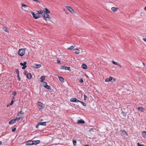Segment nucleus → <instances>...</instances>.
<instances>
[{
    "mask_svg": "<svg viewBox=\"0 0 146 146\" xmlns=\"http://www.w3.org/2000/svg\"><path fill=\"white\" fill-rule=\"evenodd\" d=\"M25 49L24 48L20 49L18 52V54L21 56H23L25 53Z\"/></svg>",
    "mask_w": 146,
    "mask_h": 146,
    "instance_id": "1",
    "label": "nucleus"
},
{
    "mask_svg": "<svg viewBox=\"0 0 146 146\" xmlns=\"http://www.w3.org/2000/svg\"><path fill=\"white\" fill-rule=\"evenodd\" d=\"M20 119V117H17L16 118L13 119L9 121V124L10 125H12L14 123H15L16 122L18 121Z\"/></svg>",
    "mask_w": 146,
    "mask_h": 146,
    "instance_id": "2",
    "label": "nucleus"
},
{
    "mask_svg": "<svg viewBox=\"0 0 146 146\" xmlns=\"http://www.w3.org/2000/svg\"><path fill=\"white\" fill-rule=\"evenodd\" d=\"M38 107L39 110H42L44 106V105L40 102H38Z\"/></svg>",
    "mask_w": 146,
    "mask_h": 146,
    "instance_id": "3",
    "label": "nucleus"
},
{
    "mask_svg": "<svg viewBox=\"0 0 146 146\" xmlns=\"http://www.w3.org/2000/svg\"><path fill=\"white\" fill-rule=\"evenodd\" d=\"M31 13L33 18L35 19H37L40 17L38 14L37 13L35 14L34 12H32Z\"/></svg>",
    "mask_w": 146,
    "mask_h": 146,
    "instance_id": "4",
    "label": "nucleus"
},
{
    "mask_svg": "<svg viewBox=\"0 0 146 146\" xmlns=\"http://www.w3.org/2000/svg\"><path fill=\"white\" fill-rule=\"evenodd\" d=\"M24 114V113L22 112V110H21L18 113L17 116V117H20L21 119L23 117Z\"/></svg>",
    "mask_w": 146,
    "mask_h": 146,
    "instance_id": "5",
    "label": "nucleus"
},
{
    "mask_svg": "<svg viewBox=\"0 0 146 146\" xmlns=\"http://www.w3.org/2000/svg\"><path fill=\"white\" fill-rule=\"evenodd\" d=\"M46 122H38L37 124L36 127L37 129H38V126L39 125H46Z\"/></svg>",
    "mask_w": 146,
    "mask_h": 146,
    "instance_id": "6",
    "label": "nucleus"
},
{
    "mask_svg": "<svg viewBox=\"0 0 146 146\" xmlns=\"http://www.w3.org/2000/svg\"><path fill=\"white\" fill-rule=\"evenodd\" d=\"M70 101L72 102H80V100H78L76 98H72L70 99Z\"/></svg>",
    "mask_w": 146,
    "mask_h": 146,
    "instance_id": "7",
    "label": "nucleus"
},
{
    "mask_svg": "<svg viewBox=\"0 0 146 146\" xmlns=\"http://www.w3.org/2000/svg\"><path fill=\"white\" fill-rule=\"evenodd\" d=\"M61 69L65 70H70V67H67L64 66H62L61 67Z\"/></svg>",
    "mask_w": 146,
    "mask_h": 146,
    "instance_id": "8",
    "label": "nucleus"
},
{
    "mask_svg": "<svg viewBox=\"0 0 146 146\" xmlns=\"http://www.w3.org/2000/svg\"><path fill=\"white\" fill-rule=\"evenodd\" d=\"M33 141L31 140L27 141L26 142V144L27 145H33Z\"/></svg>",
    "mask_w": 146,
    "mask_h": 146,
    "instance_id": "9",
    "label": "nucleus"
},
{
    "mask_svg": "<svg viewBox=\"0 0 146 146\" xmlns=\"http://www.w3.org/2000/svg\"><path fill=\"white\" fill-rule=\"evenodd\" d=\"M68 10L72 13H74V10L72 9L69 6H67L66 7Z\"/></svg>",
    "mask_w": 146,
    "mask_h": 146,
    "instance_id": "10",
    "label": "nucleus"
},
{
    "mask_svg": "<svg viewBox=\"0 0 146 146\" xmlns=\"http://www.w3.org/2000/svg\"><path fill=\"white\" fill-rule=\"evenodd\" d=\"M50 17V16L46 13H45L44 15L43 16V18L46 21H47V20L46 19V18H49Z\"/></svg>",
    "mask_w": 146,
    "mask_h": 146,
    "instance_id": "11",
    "label": "nucleus"
},
{
    "mask_svg": "<svg viewBox=\"0 0 146 146\" xmlns=\"http://www.w3.org/2000/svg\"><path fill=\"white\" fill-rule=\"evenodd\" d=\"M77 123L78 124L84 123L85 121L82 119H78L77 121Z\"/></svg>",
    "mask_w": 146,
    "mask_h": 146,
    "instance_id": "12",
    "label": "nucleus"
},
{
    "mask_svg": "<svg viewBox=\"0 0 146 146\" xmlns=\"http://www.w3.org/2000/svg\"><path fill=\"white\" fill-rule=\"evenodd\" d=\"M73 50L74 52L76 54H79L80 52V50L78 49H74Z\"/></svg>",
    "mask_w": 146,
    "mask_h": 146,
    "instance_id": "13",
    "label": "nucleus"
},
{
    "mask_svg": "<svg viewBox=\"0 0 146 146\" xmlns=\"http://www.w3.org/2000/svg\"><path fill=\"white\" fill-rule=\"evenodd\" d=\"M137 109L139 111L141 112H143L145 110L144 109L141 107H138Z\"/></svg>",
    "mask_w": 146,
    "mask_h": 146,
    "instance_id": "14",
    "label": "nucleus"
},
{
    "mask_svg": "<svg viewBox=\"0 0 146 146\" xmlns=\"http://www.w3.org/2000/svg\"><path fill=\"white\" fill-rule=\"evenodd\" d=\"M120 131L122 133L123 135L127 136L128 135L127 134L126 132L123 129H121Z\"/></svg>",
    "mask_w": 146,
    "mask_h": 146,
    "instance_id": "15",
    "label": "nucleus"
},
{
    "mask_svg": "<svg viewBox=\"0 0 146 146\" xmlns=\"http://www.w3.org/2000/svg\"><path fill=\"white\" fill-rule=\"evenodd\" d=\"M41 66V65L40 64H35L34 65L33 67L35 68H40Z\"/></svg>",
    "mask_w": 146,
    "mask_h": 146,
    "instance_id": "16",
    "label": "nucleus"
},
{
    "mask_svg": "<svg viewBox=\"0 0 146 146\" xmlns=\"http://www.w3.org/2000/svg\"><path fill=\"white\" fill-rule=\"evenodd\" d=\"M33 141V144L36 145L38 144L40 142V141L38 140L36 141Z\"/></svg>",
    "mask_w": 146,
    "mask_h": 146,
    "instance_id": "17",
    "label": "nucleus"
},
{
    "mask_svg": "<svg viewBox=\"0 0 146 146\" xmlns=\"http://www.w3.org/2000/svg\"><path fill=\"white\" fill-rule=\"evenodd\" d=\"M27 77L28 79H29L32 78V76L31 74L30 73H28L27 75Z\"/></svg>",
    "mask_w": 146,
    "mask_h": 146,
    "instance_id": "18",
    "label": "nucleus"
},
{
    "mask_svg": "<svg viewBox=\"0 0 146 146\" xmlns=\"http://www.w3.org/2000/svg\"><path fill=\"white\" fill-rule=\"evenodd\" d=\"M24 66L22 68L23 69H25L27 67V66L26 65L27 63L26 62H25L23 63Z\"/></svg>",
    "mask_w": 146,
    "mask_h": 146,
    "instance_id": "19",
    "label": "nucleus"
},
{
    "mask_svg": "<svg viewBox=\"0 0 146 146\" xmlns=\"http://www.w3.org/2000/svg\"><path fill=\"white\" fill-rule=\"evenodd\" d=\"M117 9V8H115L114 7H112L111 8V10H112L113 12H115L116 11Z\"/></svg>",
    "mask_w": 146,
    "mask_h": 146,
    "instance_id": "20",
    "label": "nucleus"
},
{
    "mask_svg": "<svg viewBox=\"0 0 146 146\" xmlns=\"http://www.w3.org/2000/svg\"><path fill=\"white\" fill-rule=\"evenodd\" d=\"M58 78L59 80H60L61 82H64V78H63L61 76H58Z\"/></svg>",
    "mask_w": 146,
    "mask_h": 146,
    "instance_id": "21",
    "label": "nucleus"
},
{
    "mask_svg": "<svg viewBox=\"0 0 146 146\" xmlns=\"http://www.w3.org/2000/svg\"><path fill=\"white\" fill-rule=\"evenodd\" d=\"M82 67L84 69H86L87 68V66L85 64H83L82 65Z\"/></svg>",
    "mask_w": 146,
    "mask_h": 146,
    "instance_id": "22",
    "label": "nucleus"
},
{
    "mask_svg": "<svg viewBox=\"0 0 146 146\" xmlns=\"http://www.w3.org/2000/svg\"><path fill=\"white\" fill-rule=\"evenodd\" d=\"M121 113L122 114V115L123 116V117H125L127 115L126 113L124 111H122Z\"/></svg>",
    "mask_w": 146,
    "mask_h": 146,
    "instance_id": "23",
    "label": "nucleus"
},
{
    "mask_svg": "<svg viewBox=\"0 0 146 146\" xmlns=\"http://www.w3.org/2000/svg\"><path fill=\"white\" fill-rule=\"evenodd\" d=\"M142 135H143V137L144 138L146 137V131H143V132H142Z\"/></svg>",
    "mask_w": 146,
    "mask_h": 146,
    "instance_id": "24",
    "label": "nucleus"
},
{
    "mask_svg": "<svg viewBox=\"0 0 146 146\" xmlns=\"http://www.w3.org/2000/svg\"><path fill=\"white\" fill-rule=\"evenodd\" d=\"M40 79H41V80H40V81L41 82H44V80L45 79V76H41V77L40 78Z\"/></svg>",
    "mask_w": 146,
    "mask_h": 146,
    "instance_id": "25",
    "label": "nucleus"
},
{
    "mask_svg": "<svg viewBox=\"0 0 146 146\" xmlns=\"http://www.w3.org/2000/svg\"><path fill=\"white\" fill-rule=\"evenodd\" d=\"M3 30L4 31H5L7 32H9L8 30L7 29V28L6 27H3Z\"/></svg>",
    "mask_w": 146,
    "mask_h": 146,
    "instance_id": "26",
    "label": "nucleus"
},
{
    "mask_svg": "<svg viewBox=\"0 0 146 146\" xmlns=\"http://www.w3.org/2000/svg\"><path fill=\"white\" fill-rule=\"evenodd\" d=\"M46 13V12H45L44 11V10H42V12L41 14V15L43 17V16L44 15H45V13Z\"/></svg>",
    "mask_w": 146,
    "mask_h": 146,
    "instance_id": "27",
    "label": "nucleus"
},
{
    "mask_svg": "<svg viewBox=\"0 0 146 146\" xmlns=\"http://www.w3.org/2000/svg\"><path fill=\"white\" fill-rule=\"evenodd\" d=\"M44 87L48 89H50L51 88L50 86L49 85H47V84Z\"/></svg>",
    "mask_w": 146,
    "mask_h": 146,
    "instance_id": "28",
    "label": "nucleus"
},
{
    "mask_svg": "<svg viewBox=\"0 0 146 146\" xmlns=\"http://www.w3.org/2000/svg\"><path fill=\"white\" fill-rule=\"evenodd\" d=\"M45 12H46V13H50V11L47 8H45Z\"/></svg>",
    "mask_w": 146,
    "mask_h": 146,
    "instance_id": "29",
    "label": "nucleus"
},
{
    "mask_svg": "<svg viewBox=\"0 0 146 146\" xmlns=\"http://www.w3.org/2000/svg\"><path fill=\"white\" fill-rule=\"evenodd\" d=\"M112 62L114 64L119 65V64H118V63L116 62H115L113 61H112Z\"/></svg>",
    "mask_w": 146,
    "mask_h": 146,
    "instance_id": "30",
    "label": "nucleus"
},
{
    "mask_svg": "<svg viewBox=\"0 0 146 146\" xmlns=\"http://www.w3.org/2000/svg\"><path fill=\"white\" fill-rule=\"evenodd\" d=\"M79 102L81 103V104L84 106H86V104L85 103L82 102L80 101V102Z\"/></svg>",
    "mask_w": 146,
    "mask_h": 146,
    "instance_id": "31",
    "label": "nucleus"
},
{
    "mask_svg": "<svg viewBox=\"0 0 146 146\" xmlns=\"http://www.w3.org/2000/svg\"><path fill=\"white\" fill-rule=\"evenodd\" d=\"M47 85V83L45 82H43V85L44 87Z\"/></svg>",
    "mask_w": 146,
    "mask_h": 146,
    "instance_id": "32",
    "label": "nucleus"
},
{
    "mask_svg": "<svg viewBox=\"0 0 146 146\" xmlns=\"http://www.w3.org/2000/svg\"><path fill=\"white\" fill-rule=\"evenodd\" d=\"M42 11L38 10V11H37V12L38 13V14H41L42 12Z\"/></svg>",
    "mask_w": 146,
    "mask_h": 146,
    "instance_id": "33",
    "label": "nucleus"
},
{
    "mask_svg": "<svg viewBox=\"0 0 146 146\" xmlns=\"http://www.w3.org/2000/svg\"><path fill=\"white\" fill-rule=\"evenodd\" d=\"M75 46H72L70 47L69 48H68V49L72 50V49H73V48L75 47Z\"/></svg>",
    "mask_w": 146,
    "mask_h": 146,
    "instance_id": "34",
    "label": "nucleus"
},
{
    "mask_svg": "<svg viewBox=\"0 0 146 146\" xmlns=\"http://www.w3.org/2000/svg\"><path fill=\"white\" fill-rule=\"evenodd\" d=\"M73 144L74 145V146H75L76 145V141L75 140H73Z\"/></svg>",
    "mask_w": 146,
    "mask_h": 146,
    "instance_id": "35",
    "label": "nucleus"
},
{
    "mask_svg": "<svg viewBox=\"0 0 146 146\" xmlns=\"http://www.w3.org/2000/svg\"><path fill=\"white\" fill-rule=\"evenodd\" d=\"M15 73L18 74H19V71L18 69H16L15 71Z\"/></svg>",
    "mask_w": 146,
    "mask_h": 146,
    "instance_id": "36",
    "label": "nucleus"
},
{
    "mask_svg": "<svg viewBox=\"0 0 146 146\" xmlns=\"http://www.w3.org/2000/svg\"><path fill=\"white\" fill-rule=\"evenodd\" d=\"M17 78H18L17 79H18V80L19 81H20L21 78L19 77V74L17 75Z\"/></svg>",
    "mask_w": 146,
    "mask_h": 146,
    "instance_id": "37",
    "label": "nucleus"
},
{
    "mask_svg": "<svg viewBox=\"0 0 146 146\" xmlns=\"http://www.w3.org/2000/svg\"><path fill=\"white\" fill-rule=\"evenodd\" d=\"M79 82H80L81 83H82L83 82V80L82 78H81L79 80Z\"/></svg>",
    "mask_w": 146,
    "mask_h": 146,
    "instance_id": "38",
    "label": "nucleus"
},
{
    "mask_svg": "<svg viewBox=\"0 0 146 146\" xmlns=\"http://www.w3.org/2000/svg\"><path fill=\"white\" fill-rule=\"evenodd\" d=\"M17 94V93L16 92H13L12 93V94L14 95V96H15Z\"/></svg>",
    "mask_w": 146,
    "mask_h": 146,
    "instance_id": "39",
    "label": "nucleus"
},
{
    "mask_svg": "<svg viewBox=\"0 0 146 146\" xmlns=\"http://www.w3.org/2000/svg\"><path fill=\"white\" fill-rule=\"evenodd\" d=\"M16 128H15L12 129V131L13 132H14L16 131Z\"/></svg>",
    "mask_w": 146,
    "mask_h": 146,
    "instance_id": "40",
    "label": "nucleus"
},
{
    "mask_svg": "<svg viewBox=\"0 0 146 146\" xmlns=\"http://www.w3.org/2000/svg\"><path fill=\"white\" fill-rule=\"evenodd\" d=\"M105 81L106 82H108L110 81L108 78H106L105 80Z\"/></svg>",
    "mask_w": 146,
    "mask_h": 146,
    "instance_id": "41",
    "label": "nucleus"
},
{
    "mask_svg": "<svg viewBox=\"0 0 146 146\" xmlns=\"http://www.w3.org/2000/svg\"><path fill=\"white\" fill-rule=\"evenodd\" d=\"M108 79H109V80L110 81H111V80H112V77H110L109 78H108Z\"/></svg>",
    "mask_w": 146,
    "mask_h": 146,
    "instance_id": "42",
    "label": "nucleus"
},
{
    "mask_svg": "<svg viewBox=\"0 0 146 146\" xmlns=\"http://www.w3.org/2000/svg\"><path fill=\"white\" fill-rule=\"evenodd\" d=\"M84 100H86V98H87V96L85 95H84Z\"/></svg>",
    "mask_w": 146,
    "mask_h": 146,
    "instance_id": "43",
    "label": "nucleus"
},
{
    "mask_svg": "<svg viewBox=\"0 0 146 146\" xmlns=\"http://www.w3.org/2000/svg\"><path fill=\"white\" fill-rule=\"evenodd\" d=\"M22 6L23 7H27V6L26 5L23 4H22Z\"/></svg>",
    "mask_w": 146,
    "mask_h": 146,
    "instance_id": "44",
    "label": "nucleus"
},
{
    "mask_svg": "<svg viewBox=\"0 0 146 146\" xmlns=\"http://www.w3.org/2000/svg\"><path fill=\"white\" fill-rule=\"evenodd\" d=\"M13 103H14L13 101V100H12L11 101V104H10V105H12L13 104Z\"/></svg>",
    "mask_w": 146,
    "mask_h": 146,
    "instance_id": "45",
    "label": "nucleus"
},
{
    "mask_svg": "<svg viewBox=\"0 0 146 146\" xmlns=\"http://www.w3.org/2000/svg\"><path fill=\"white\" fill-rule=\"evenodd\" d=\"M33 0L34 1H35L37 2H38L39 3H40V2L39 1H38V0Z\"/></svg>",
    "mask_w": 146,
    "mask_h": 146,
    "instance_id": "46",
    "label": "nucleus"
},
{
    "mask_svg": "<svg viewBox=\"0 0 146 146\" xmlns=\"http://www.w3.org/2000/svg\"><path fill=\"white\" fill-rule=\"evenodd\" d=\"M94 131V130L92 128V129H91L90 130H89V131L90 132H92V131Z\"/></svg>",
    "mask_w": 146,
    "mask_h": 146,
    "instance_id": "47",
    "label": "nucleus"
},
{
    "mask_svg": "<svg viewBox=\"0 0 146 146\" xmlns=\"http://www.w3.org/2000/svg\"><path fill=\"white\" fill-rule=\"evenodd\" d=\"M20 64L22 66H24V64L22 62L20 63Z\"/></svg>",
    "mask_w": 146,
    "mask_h": 146,
    "instance_id": "48",
    "label": "nucleus"
},
{
    "mask_svg": "<svg viewBox=\"0 0 146 146\" xmlns=\"http://www.w3.org/2000/svg\"><path fill=\"white\" fill-rule=\"evenodd\" d=\"M143 40H144V41H145L146 42V38H143Z\"/></svg>",
    "mask_w": 146,
    "mask_h": 146,
    "instance_id": "49",
    "label": "nucleus"
},
{
    "mask_svg": "<svg viewBox=\"0 0 146 146\" xmlns=\"http://www.w3.org/2000/svg\"><path fill=\"white\" fill-rule=\"evenodd\" d=\"M57 63H58L60 64V60H58Z\"/></svg>",
    "mask_w": 146,
    "mask_h": 146,
    "instance_id": "50",
    "label": "nucleus"
},
{
    "mask_svg": "<svg viewBox=\"0 0 146 146\" xmlns=\"http://www.w3.org/2000/svg\"><path fill=\"white\" fill-rule=\"evenodd\" d=\"M143 63V65L144 66H145V63H143V62L142 63Z\"/></svg>",
    "mask_w": 146,
    "mask_h": 146,
    "instance_id": "51",
    "label": "nucleus"
},
{
    "mask_svg": "<svg viewBox=\"0 0 146 146\" xmlns=\"http://www.w3.org/2000/svg\"><path fill=\"white\" fill-rule=\"evenodd\" d=\"M138 146H143V145H138Z\"/></svg>",
    "mask_w": 146,
    "mask_h": 146,
    "instance_id": "52",
    "label": "nucleus"
},
{
    "mask_svg": "<svg viewBox=\"0 0 146 146\" xmlns=\"http://www.w3.org/2000/svg\"><path fill=\"white\" fill-rule=\"evenodd\" d=\"M137 145H138H138H140L141 144H139V143H137Z\"/></svg>",
    "mask_w": 146,
    "mask_h": 146,
    "instance_id": "53",
    "label": "nucleus"
},
{
    "mask_svg": "<svg viewBox=\"0 0 146 146\" xmlns=\"http://www.w3.org/2000/svg\"><path fill=\"white\" fill-rule=\"evenodd\" d=\"M2 144V142L0 141V145H1Z\"/></svg>",
    "mask_w": 146,
    "mask_h": 146,
    "instance_id": "54",
    "label": "nucleus"
},
{
    "mask_svg": "<svg viewBox=\"0 0 146 146\" xmlns=\"http://www.w3.org/2000/svg\"><path fill=\"white\" fill-rule=\"evenodd\" d=\"M146 9V7H145V8H144V9L145 10V9Z\"/></svg>",
    "mask_w": 146,
    "mask_h": 146,
    "instance_id": "55",
    "label": "nucleus"
},
{
    "mask_svg": "<svg viewBox=\"0 0 146 146\" xmlns=\"http://www.w3.org/2000/svg\"><path fill=\"white\" fill-rule=\"evenodd\" d=\"M14 97H13V99H14Z\"/></svg>",
    "mask_w": 146,
    "mask_h": 146,
    "instance_id": "56",
    "label": "nucleus"
},
{
    "mask_svg": "<svg viewBox=\"0 0 146 146\" xmlns=\"http://www.w3.org/2000/svg\"><path fill=\"white\" fill-rule=\"evenodd\" d=\"M1 137V136H0V137Z\"/></svg>",
    "mask_w": 146,
    "mask_h": 146,
    "instance_id": "57",
    "label": "nucleus"
}]
</instances>
